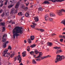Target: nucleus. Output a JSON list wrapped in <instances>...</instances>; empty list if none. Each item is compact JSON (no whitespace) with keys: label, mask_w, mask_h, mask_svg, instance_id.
Here are the masks:
<instances>
[{"label":"nucleus","mask_w":65,"mask_h":65,"mask_svg":"<svg viewBox=\"0 0 65 65\" xmlns=\"http://www.w3.org/2000/svg\"><path fill=\"white\" fill-rule=\"evenodd\" d=\"M15 24V23L14 22H12V24Z\"/></svg>","instance_id":"56"},{"label":"nucleus","mask_w":65,"mask_h":65,"mask_svg":"<svg viewBox=\"0 0 65 65\" xmlns=\"http://www.w3.org/2000/svg\"><path fill=\"white\" fill-rule=\"evenodd\" d=\"M42 53L41 52H39V55L38 56V57H40L41 56H42Z\"/></svg>","instance_id":"16"},{"label":"nucleus","mask_w":65,"mask_h":65,"mask_svg":"<svg viewBox=\"0 0 65 65\" xmlns=\"http://www.w3.org/2000/svg\"><path fill=\"white\" fill-rule=\"evenodd\" d=\"M48 20L50 22H52V21H53V19L51 18H49V19H48Z\"/></svg>","instance_id":"30"},{"label":"nucleus","mask_w":65,"mask_h":65,"mask_svg":"<svg viewBox=\"0 0 65 65\" xmlns=\"http://www.w3.org/2000/svg\"><path fill=\"white\" fill-rule=\"evenodd\" d=\"M5 28L4 27H3V31H5Z\"/></svg>","instance_id":"41"},{"label":"nucleus","mask_w":65,"mask_h":65,"mask_svg":"<svg viewBox=\"0 0 65 65\" xmlns=\"http://www.w3.org/2000/svg\"><path fill=\"white\" fill-rule=\"evenodd\" d=\"M22 54L23 55L22 56H23V57H25L26 56V52H23Z\"/></svg>","instance_id":"18"},{"label":"nucleus","mask_w":65,"mask_h":65,"mask_svg":"<svg viewBox=\"0 0 65 65\" xmlns=\"http://www.w3.org/2000/svg\"><path fill=\"white\" fill-rule=\"evenodd\" d=\"M63 38L65 39V36H63Z\"/></svg>","instance_id":"62"},{"label":"nucleus","mask_w":65,"mask_h":65,"mask_svg":"<svg viewBox=\"0 0 65 65\" xmlns=\"http://www.w3.org/2000/svg\"><path fill=\"white\" fill-rule=\"evenodd\" d=\"M35 54H37L38 53V51L36 50H35Z\"/></svg>","instance_id":"27"},{"label":"nucleus","mask_w":65,"mask_h":65,"mask_svg":"<svg viewBox=\"0 0 65 65\" xmlns=\"http://www.w3.org/2000/svg\"><path fill=\"white\" fill-rule=\"evenodd\" d=\"M26 62L27 64H28V63L29 62V61H26Z\"/></svg>","instance_id":"54"},{"label":"nucleus","mask_w":65,"mask_h":65,"mask_svg":"<svg viewBox=\"0 0 65 65\" xmlns=\"http://www.w3.org/2000/svg\"><path fill=\"white\" fill-rule=\"evenodd\" d=\"M3 11V10H2V9H1V10H0V13H1Z\"/></svg>","instance_id":"53"},{"label":"nucleus","mask_w":65,"mask_h":65,"mask_svg":"<svg viewBox=\"0 0 65 65\" xmlns=\"http://www.w3.org/2000/svg\"><path fill=\"white\" fill-rule=\"evenodd\" d=\"M49 1H52L53 2H62L63 0H48Z\"/></svg>","instance_id":"7"},{"label":"nucleus","mask_w":65,"mask_h":65,"mask_svg":"<svg viewBox=\"0 0 65 65\" xmlns=\"http://www.w3.org/2000/svg\"><path fill=\"white\" fill-rule=\"evenodd\" d=\"M30 47L29 46H28L27 48V51H28V52H30Z\"/></svg>","instance_id":"33"},{"label":"nucleus","mask_w":65,"mask_h":65,"mask_svg":"<svg viewBox=\"0 0 65 65\" xmlns=\"http://www.w3.org/2000/svg\"><path fill=\"white\" fill-rule=\"evenodd\" d=\"M8 48L9 50H11V46H8Z\"/></svg>","instance_id":"36"},{"label":"nucleus","mask_w":65,"mask_h":65,"mask_svg":"<svg viewBox=\"0 0 65 65\" xmlns=\"http://www.w3.org/2000/svg\"><path fill=\"white\" fill-rule=\"evenodd\" d=\"M16 60H17L18 61H19V63H20L22 62V58L21 57V56L20 55H19L18 57H15L14 61H15Z\"/></svg>","instance_id":"4"},{"label":"nucleus","mask_w":65,"mask_h":65,"mask_svg":"<svg viewBox=\"0 0 65 65\" xmlns=\"http://www.w3.org/2000/svg\"><path fill=\"white\" fill-rule=\"evenodd\" d=\"M21 7L22 8H23L24 7V5L23 4L22 5H21Z\"/></svg>","instance_id":"38"},{"label":"nucleus","mask_w":65,"mask_h":65,"mask_svg":"<svg viewBox=\"0 0 65 65\" xmlns=\"http://www.w3.org/2000/svg\"><path fill=\"white\" fill-rule=\"evenodd\" d=\"M63 36H61V35H59V37L60 38H63Z\"/></svg>","instance_id":"47"},{"label":"nucleus","mask_w":65,"mask_h":65,"mask_svg":"<svg viewBox=\"0 0 65 65\" xmlns=\"http://www.w3.org/2000/svg\"><path fill=\"white\" fill-rule=\"evenodd\" d=\"M35 22H33L32 23V24L34 25H37V24L35 23Z\"/></svg>","instance_id":"44"},{"label":"nucleus","mask_w":65,"mask_h":65,"mask_svg":"<svg viewBox=\"0 0 65 65\" xmlns=\"http://www.w3.org/2000/svg\"><path fill=\"white\" fill-rule=\"evenodd\" d=\"M55 35V34H52L51 35V36H54Z\"/></svg>","instance_id":"52"},{"label":"nucleus","mask_w":65,"mask_h":65,"mask_svg":"<svg viewBox=\"0 0 65 65\" xmlns=\"http://www.w3.org/2000/svg\"><path fill=\"white\" fill-rule=\"evenodd\" d=\"M4 13H3L2 15V17H4Z\"/></svg>","instance_id":"50"},{"label":"nucleus","mask_w":65,"mask_h":65,"mask_svg":"<svg viewBox=\"0 0 65 65\" xmlns=\"http://www.w3.org/2000/svg\"><path fill=\"white\" fill-rule=\"evenodd\" d=\"M14 11H15V9L14 8H13L11 9L10 12V14H13V13L14 12Z\"/></svg>","instance_id":"9"},{"label":"nucleus","mask_w":65,"mask_h":65,"mask_svg":"<svg viewBox=\"0 0 65 65\" xmlns=\"http://www.w3.org/2000/svg\"><path fill=\"white\" fill-rule=\"evenodd\" d=\"M61 23L63 24L64 25V26H65V19L62 21L61 22Z\"/></svg>","instance_id":"21"},{"label":"nucleus","mask_w":65,"mask_h":65,"mask_svg":"<svg viewBox=\"0 0 65 65\" xmlns=\"http://www.w3.org/2000/svg\"><path fill=\"white\" fill-rule=\"evenodd\" d=\"M40 30L41 32H44V29H40Z\"/></svg>","instance_id":"35"},{"label":"nucleus","mask_w":65,"mask_h":65,"mask_svg":"<svg viewBox=\"0 0 65 65\" xmlns=\"http://www.w3.org/2000/svg\"><path fill=\"white\" fill-rule=\"evenodd\" d=\"M26 4V6H28V4H29V3L28 4Z\"/></svg>","instance_id":"55"},{"label":"nucleus","mask_w":65,"mask_h":65,"mask_svg":"<svg viewBox=\"0 0 65 65\" xmlns=\"http://www.w3.org/2000/svg\"><path fill=\"white\" fill-rule=\"evenodd\" d=\"M63 31H65V28H63Z\"/></svg>","instance_id":"60"},{"label":"nucleus","mask_w":65,"mask_h":65,"mask_svg":"<svg viewBox=\"0 0 65 65\" xmlns=\"http://www.w3.org/2000/svg\"><path fill=\"white\" fill-rule=\"evenodd\" d=\"M12 20H11L9 22L10 23H12Z\"/></svg>","instance_id":"63"},{"label":"nucleus","mask_w":65,"mask_h":65,"mask_svg":"<svg viewBox=\"0 0 65 65\" xmlns=\"http://www.w3.org/2000/svg\"><path fill=\"white\" fill-rule=\"evenodd\" d=\"M29 15H30L28 12H27L25 14V16L26 17L29 18Z\"/></svg>","instance_id":"15"},{"label":"nucleus","mask_w":65,"mask_h":65,"mask_svg":"<svg viewBox=\"0 0 65 65\" xmlns=\"http://www.w3.org/2000/svg\"><path fill=\"white\" fill-rule=\"evenodd\" d=\"M58 50L59 51V53H61V52H63V51H62V50Z\"/></svg>","instance_id":"46"},{"label":"nucleus","mask_w":65,"mask_h":65,"mask_svg":"<svg viewBox=\"0 0 65 65\" xmlns=\"http://www.w3.org/2000/svg\"><path fill=\"white\" fill-rule=\"evenodd\" d=\"M2 21V20L0 19V22ZM5 24L4 22H1L0 23V25H2V26H5Z\"/></svg>","instance_id":"11"},{"label":"nucleus","mask_w":65,"mask_h":65,"mask_svg":"<svg viewBox=\"0 0 65 65\" xmlns=\"http://www.w3.org/2000/svg\"><path fill=\"white\" fill-rule=\"evenodd\" d=\"M28 9V7H26L24 9L25 10H26L27 9Z\"/></svg>","instance_id":"49"},{"label":"nucleus","mask_w":65,"mask_h":65,"mask_svg":"<svg viewBox=\"0 0 65 65\" xmlns=\"http://www.w3.org/2000/svg\"><path fill=\"white\" fill-rule=\"evenodd\" d=\"M13 6V5H9L8 6V8H11L12 6Z\"/></svg>","instance_id":"26"},{"label":"nucleus","mask_w":65,"mask_h":65,"mask_svg":"<svg viewBox=\"0 0 65 65\" xmlns=\"http://www.w3.org/2000/svg\"><path fill=\"white\" fill-rule=\"evenodd\" d=\"M19 4H17L16 5V6H15V8H19Z\"/></svg>","instance_id":"25"},{"label":"nucleus","mask_w":65,"mask_h":65,"mask_svg":"<svg viewBox=\"0 0 65 65\" xmlns=\"http://www.w3.org/2000/svg\"><path fill=\"white\" fill-rule=\"evenodd\" d=\"M5 13L6 14V16L7 17H8V16H9V12H8L7 11H6Z\"/></svg>","instance_id":"20"},{"label":"nucleus","mask_w":65,"mask_h":65,"mask_svg":"<svg viewBox=\"0 0 65 65\" xmlns=\"http://www.w3.org/2000/svg\"><path fill=\"white\" fill-rule=\"evenodd\" d=\"M38 10H40V11H42L43 10L42 9V7H40L39 8Z\"/></svg>","instance_id":"28"},{"label":"nucleus","mask_w":65,"mask_h":65,"mask_svg":"<svg viewBox=\"0 0 65 65\" xmlns=\"http://www.w3.org/2000/svg\"><path fill=\"white\" fill-rule=\"evenodd\" d=\"M34 20H35V21L36 22H38V18L37 17H35L34 18Z\"/></svg>","instance_id":"14"},{"label":"nucleus","mask_w":65,"mask_h":65,"mask_svg":"<svg viewBox=\"0 0 65 65\" xmlns=\"http://www.w3.org/2000/svg\"><path fill=\"white\" fill-rule=\"evenodd\" d=\"M3 4H2L0 5V7H2L3 6Z\"/></svg>","instance_id":"51"},{"label":"nucleus","mask_w":65,"mask_h":65,"mask_svg":"<svg viewBox=\"0 0 65 65\" xmlns=\"http://www.w3.org/2000/svg\"><path fill=\"white\" fill-rule=\"evenodd\" d=\"M30 38L31 40H33L34 39V36H30Z\"/></svg>","instance_id":"22"},{"label":"nucleus","mask_w":65,"mask_h":65,"mask_svg":"<svg viewBox=\"0 0 65 65\" xmlns=\"http://www.w3.org/2000/svg\"><path fill=\"white\" fill-rule=\"evenodd\" d=\"M50 17H56V15L53 13H50Z\"/></svg>","instance_id":"12"},{"label":"nucleus","mask_w":65,"mask_h":65,"mask_svg":"<svg viewBox=\"0 0 65 65\" xmlns=\"http://www.w3.org/2000/svg\"><path fill=\"white\" fill-rule=\"evenodd\" d=\"M23 28L22 27H19L18 26L16 27L12 30L13 37V38H15V37L17 38L20 35L19 33L22 34L23 33Z\"/></svg>","instance_id":"1"},{"label":"nucleus","mask_w":65,"mask_h":65,"mask_svg":"<svg viewBox=\"0 0 65 65\" xmlns=\"http://www.w3.org/2000/svg\"><path fill=\"white\" fill-rule=\"evenodd\" d=\"M65 58V56L63 55L61 56L60 55H57L56 58L55 59V62L57 63L58 61H60L62 60H64Z\"/></svg>","instance_id":"2"},{"label":"nucleus","mask_w":65,"mask_h":65,"mask_svg":"<svg viewBox=\"0 0 65 65\" xmlns=\"http://www.w3.org/2000/svg\"><path fill=\"white\" fill-rule=\"evenodd\" d=\"M53 48L54 49H55L56 50H58V49H60V48H61V47H53Z\"/></svg>","instance_id":"17"},{"label":"nucleus","mask_w":65,"mask_h":65,"mask_svg":"<svg viewBox=\"0 0 65 65\" xmlns=\"http://www.w3.org/2000/svg\"><path fill=\"white\" fill-rule=\"evenodd\" d=\"M20 65H23V64L22 63H21L20 64Z\"/></svg>","instance_id":"61"},{"label":"nucleus","mask_w":65,"mask_h":65,"mask_svg":"<svg viewBox=\"0 0 65 65\" xmlns=\"http://www.w3.org/2000/svg\"><path fill=\"white\" fill-rule=\"evenodd\" d=\"M43 41H41V42H40V44H43Z\"/></svg>","instance_id":"48"},{"label":"nucleus","mask_w":65,"mask_h":65,"mask_svg":"<svg viewBox=\"0 0 65 65\" xmlns=\"http://www.w3.org/2000/svg\"><path fill=\"white\" fill-rule=\"evenodd\" d=\"M8 1V0H5V2L4 4V5H6L7 4Z\"/></svg>","instance_id":"32"},{"label":"nucleus","mask_w":65,"mask_h":65,"mask_svg":"<svg viewBox=\"0 0 65 65\" xmlns=\"http://www.w3.org/2000/svg\"><path fill=\"white\" fill-rule=\"evenodd\" d=\"M32 63L33 64H36V61L34 59H33L32 60Z\"/></svg>","instance_id":"23"},{"label":"nucleus","mask_w":65,"mask_h":65,"mask_svg":"<svg viewBox=\"0 0 65 65\" xmlns=\"http://www.w3.org/2000/svg\"><path fill=\"white\" fill-rule=\"evenodd\" d=\"M14 2V1H13V0H11L10 2H9V3H8V4L9 5L12 4Z\"/></svg>","instance_id":"13"},{"label":"nucleus","mask_w":65,"mask_h":65,"mask_svg":"<svg viewBox=\"0 0 65 65\" xmlns=\"http://www.w3.org/2000/svg\"><path fill=\"white\" fill-rule=\"evenodd\" d=\"M7 52H8V50L7 49H6L4 51V54L3 56L4 57H9L10 55V53H7Z\"/></svg>","instance_id":"3"},{"label":"nucleus","mask_w":65,"mask_h":65,"mask_svg":"<svg viewBox=\"0 0 65 65\" xmlns=\"http://www.w3.org/2000/svg\"><path fill=\"white\" fill-rule=\"evenodd\" d=\"M62 34L63 35H64V34L65 35V32H63V33H62Z\"/></svg>","instance_id":"58"},{"label":"nucleus","mask_w":65,"mask_h":65,"mask_svg":"<svg viewBox=\"0 0 65 65\" xmlns=\"http://www.w3.org/2000/svg\"><path fill=\"white\" fill-rule=\"evenodd\" d=\"M44 4H49L50 3H49V2L48 1H45L44 2Z\"/></svg>","instance_id":"29"},{"label":"nucleus","mask_w":65,"mask_h":65,"mask_svg":"<svg viewBox=\"0 0 65 65\" xmlns=\"http://www.w3.org/2000/svg\"><path fill=\"white\" fill-rule=\"evenodd\" d=\"M60 42H62L63 41V39H60Z\"/></svg>","instance_id":"39"},{"label":"nucleus","mask_w":65,"mask_h":65,"mask_svg":"<svg viewBox=\"0 0 65 65\" xmlns=\"http://www.w3.org/2000/svg\"><path fill=\"white\" fill-rule=\"evenodd\" d=\"M8 27H11V25H8Z\"/></svg>","instance_id":"57"},{"label":"nucleus","mask_w":65,"mask_h":65,"mask_svg":"<svg viewBox=\"0 0 65 65\" xmlns=\"http://www.w3.org/2000/svg\"><path fill=\"white\" fill-rule=\"evenodd\" d=\"M14 55H15V53H12V52L11 51L10 52V57L11 58H12L13 57V56H14Z\"/></svg>","instance_id":"8"},{"label":"nucleus","mask_w":65,"mask_h":65,"mask_svg":"<svg viewBox=\"0 0 65 65\" xmlns=\"http://www.w3.org/2000/svg\"><path fill=\"white\" fill-rule=\"evenodd\" d=\"M56 54H58V53H60V52H59V50H57L56 51Z\"/></svg>","instance_id":"43"},{"label":"nucleus","mask_w":65,"mask_h":65,"mask_svg":"<svg viewBox=\"0 0 65 65\" xmlns=\"http://www.w3.org/2000/svg\"><path fill=\"white\" fill-rule=\"evenodd\" d=\"M33 53H34V52L33 51H31V52H30V54H31V55H32V54H33Z\"/></svg>","instance_id":"45"},{"label":"nucleus","mask_w":65,"mask_h":65,"mask_svg":"<svg viewBox=\"0 0 65 65\" xmlns=\"http://www.w3.org/2000/svg\"><path fill=\"white\" fill-rule=\"evenodd\" d=\"M6 47V45L5 43L4 44L3 47H4V48H5Z\"/></svg>","instance_id":"37"},{"label":"nucleus","mask_w":65,"mask_h":65,"mask_svg":"<svg viewBox=\"0 0 65 65\" xmlns=\"http://www.w3.org/2000/svg\"><path fill=\"white\" fill-rule=\"evenodd\" d=\"M51 56L50 55H48L46 56H45L44 57H41V59L42 60H43V59H45V58H49L50 57H51Z\"/></svg>","instance_id":"10"},{"label":"nucleus","mask_w":65,"mask_h":65,"mask_svg":"<svg viewBox=\"0 0 65 65\" xmlns=\"http://www.w3.org/2000/svg\"><path fill=\"white\" fill-rule=\"evenodd\" d=\"M28 42L29 43H31L32 42L31 41V39H29L28 40Z\"/></svg>","instance_id":"31"},{"label":"nucleus","mask_w":65,"mask_h":65,"mask_svg":"<svg viewBox=\"0 0 65 65\" xmlns=\"http://www.w3.org/2000/svg\"><path fill=\"white\" fill-rule=\"evenodd\" d=\"M31 27H32V28H35V26L34 25H31Z\"/></svg>","instance_id":"40"},{"label":"nucleus","mask_w":65,"mask_h":65,"mask_svg":"<svg viewBox=\"0 0 65 65\" xmlns=\"http://www.w3.org/2000/svg\"><path fill=\"white\" fill-rule=\"evenodd\" d=\"M35 46H36V45H35V44L34 45L33 44L30 46V47H35Z\"/></svg>","instance_id":"34"},{"label":"nucleus","mask_w":65,"mask_h":65,"mask_svg":"<svg viewBox=\"0 0 65 65\" xmlns=\"http://www.w3.org/2000/svg\"><path fill=\"white\" fill-rule=\"evenodd\" d=\"M52 43H51L48 42L47 43V45L48 46H51V45H52Z\"/></svg>","instance_id":"24"},{"label":"nucleus","mask_w":65,"mask_h":65,"mask_svg":"<svg viewBox=\"0 0 65 65\" xmlns=\"http://www.w3.org/2000/svg\"><path fill=\"white\" fill-rule=\"evenodd\" d=\"M7 36V35L6 34H5L3 35V37L2 41L3 42H5L4 43L6 44L8 43V41H6L5 38H6V37Z\"/></svg>","instance_id":"5"},{"label":"nucleus","mask_w":65,"mask_h":65,"mask_svg":"<svg viewBox=\"0 0 65 65\" xmlns=\"http://www.w3.org/2000/svg\"><path fill=\"white\" fill-rule=\"evenodd\" d=\"M22 12H20L18 13V15H22Z\"/></svg>","instance_id":"42"},{"label":"nucleus","mask_w":65,"mask_h":65,"mask_svg":"<svg viewBox=\"0 0 65 65\" xmlns=\"http://www.w3.org/2000/svg\"><path fill=\"white\" fill-rule=\"evenodd\" d=\"M15 12L16 13H17V10H16L15 11Z\"/></svg>","instance_id":"64"},{"label":"nucleus","mask_w":65,"mask_h":65,"mask_svg":"<svg viewBox=\"0 0 65 65\" xmlns=\"http://www.w3.org/2000/svg\"><path fill=\"white\" fill-rule=\"evenodd\" d=\"M36 57V58L37 59H36V61H40V57Z\"/></svg>","instance_id":"19"},{"label":"nucleus","mask_w":65,"mask_h":65,"mask_svg":"<svg viewBox=\"0 0 65 65\" xmlns=\"http://www.w3.org/2000/svg\"><path fill=\"white\" fill-rule=\"evenodd\" d=\"M24 42L25 43H26L27 42V41L26 40H24Z\"/></svg>","instance_id":"59"},{"label":"nucleus","mask_w":65,"mask_h":65,"mask_svg":"<svg viewBox=\"0 0 65 65\" xmlns=\"http://www.w3.org/2000/svg\"><path fill=\"white\" fill-rule=\"evenodd\" d=\"M48 16H49L48 14H46L45 15V19L46 21H48V19H49V18H48Z\"/></svg>","instance_id":"6"}]
</instances>
